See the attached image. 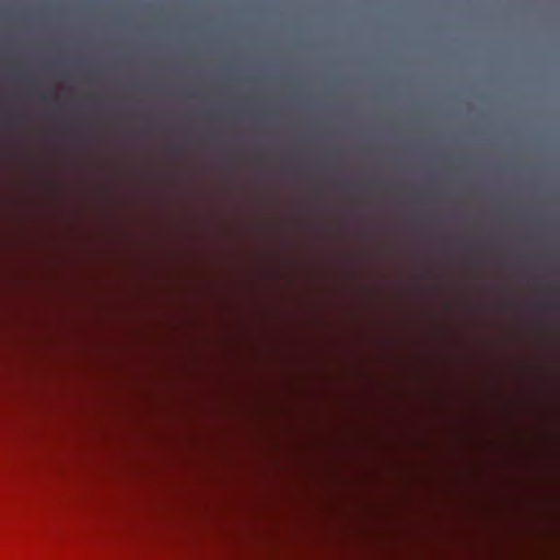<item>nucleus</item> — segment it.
<instances>
[{"instance_id": "nucleus-1", "label": "nucleus", "mask_w": 560, "mask_h": 560, "mask_svg": "<svg viewBox=\"0 0 560 560\" xmlns=\"http://www.w3.org/2000/svg\"><path fill=\"white\" fill-rule=\"evenodd\" d=\"M48 96H49L48 94H44L43 98L46 101L48 98Z\"/></svg>"}]
</instances>
